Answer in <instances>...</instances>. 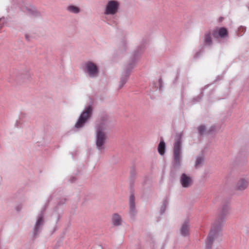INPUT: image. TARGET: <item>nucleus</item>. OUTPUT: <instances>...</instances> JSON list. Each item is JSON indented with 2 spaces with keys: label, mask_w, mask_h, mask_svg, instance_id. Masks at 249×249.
I'll return each mask as SVG.
<instances>
[{
  "label": "nucleus",
  "mask_w": 249,
  "mask_h": 249,
  "mask_svg": "<svg viewBox=\"0 0 249 249\" xmlns=\"http://www.w3.org/2000/svg\"><path fill=\"white\" fill-rule=\"evenodd\" d=\"M227 213V210H223L213 223L206 241L207 247L208 249L211 248L213 240L218 236L219 232L221 231L222 222Z\"/></svg>",
  "instance_id": "1"
},
{
  "label": "nucleus",
  "mask_w": 249,
  "mask_h": 249,
  "mask_svg": "<svg viewBox=\"0 0 249 249\" xmlns=\"http://www.w3.org/2000/svg\"><path fill=\"white\" fill-rule=\"evenodd\" d=\"M107 128L106 122H101L97 126L96 132V145L99 150L104 149V144L107 136L105 132Z\"/></svg>",
  "instance_id": "2"
},
{
  "label": "nucleus",
  "mask_w": 249,
  "mask_h": 249,
  "mask_svg": "<svg viewBox=\"0 0 249 249\" xmlns=\"http://www.w3.org/2000/svg\"><path fill=\"white\" fill-rule=\"evenodd\" d=\"M92 112V107L89 106L81 113L77 122L75 124V127L79 128L82 127L86 121L90 118Z\"/></svg>",
  "instance_id": "3"
},
{
  "label": "nucleus",
  "mask_w": 249,
  "mask_h": 249,
  "mask_svg": "<svg viewBox=\"0 0 249 249\" xmlns=\"http://www.w3.org/2000/svg\"><path fill=\"white\" fill-rule=\"evenodd\" d=\"M119 3L115 0H110L108 2L106 8L105 14L107 15H114L118 9Z\"/></svg>",
  "instance_id": "4"
},
{
  "label": "nucleus",
  "mask_w": 249,
  "mask_h": 249,
  "mask_svg": "<svg viewBox=\"0 0 249 249\" xmlns=\"http://www.w3.org/2000/svg\"><path fill=\"white\" fill-rule=\"evenodd\" d=\"M85 65L87 71L90 77H94L97 75L98 70L95 64L89 61L86 63Z\"/></svg>",
  "instance_id": "5"
},
{
  "label": "nucleus",
  "mask_w": 249,
  "mask_h": 249,
  "mask_svg": "<svg viewBox=\"0 0 249 249\" xmlns=\"http://www.w3.org/2000/svg\"><path fill=\"white\" fill-rule=\"evenodd\" d=\"M212 34L214 38H218V37L223 38L227 36L228 33L226 28L221 27L212 30Z\"/></svg>",
  "instance_id": "6"
},
{
  "label": "nucleus",
  "mask_w": 249,
  "mask_h": 249,
  "mask_svg": "<svg viewBox=\"0 0 249 249\" xmlns=\"http://www.w3.org/2000/svg\"><path fill=\"white\" fill-rule=\"evenodd\" d=\"M180 142L179 141L176 142L174 144V160L176 163L179 164L180 163Z\"/></svg>",
  "instance_id": "7"
},
{
  "label": "nucleus",
  "mask_w": 249,
  "mask_h": 249,
  "mask_svg": "<svg viewBox=\"0 0 249 249\" xmlns=\"http://www.w3.org/2000/svg\"><path fill=\"white\" fill-rule=\"evenodd\" d=\"M180 183L182 187L187 188L192 183V179L185 174H182L180 177Z\"/></svg>",
  "instance_id": "8"
},
{
  "label": "nucleus",
  "mask_w": 249,
  "mask_h": 249,
  "mask_svg": "<svg viewBox=\"0 0 249 249\" xmlns=\"http://www.w3.org/2000/svg\"><path fill=\"white\" fill-rule=\"evenodd\" d=\"M248 181L245 179H241L237 183L236 187L238 190H244L248 187Z\"/></svg>",
  "instance_id": "9"
},
{
  "label": "nucleus",
  "mask_w": 249,
  "mask_h": 249,
  "mask_svg": "<svg viewBox=\"0 0 249 249\" xmlns=\"http://www.w3.org/2000/svg\"><path fill=\"white\" fill-rule=\"evenodd\" d=\"M111 220L114 226H118L121 225L122 224V218L117 213H114L112 215Z\"/></svg>",
  "instance_id": "10"
},
{
  "label": "nucleus",
  "mask_w": 249,
  "mask_h": 249,
  "mask_svg": "<svg viewBox=\"0 0 249 249\" xmlns=\"http://www.w3.org/2000/svg\"><path fill=\"white\" fill-rule=\"evenodd\" d=\"M189 223L188 221H186L183 224L180 231L181 233L183 236L188 235L189 233Z\"/></svg>",
  "instance_id": "11"
},
{
  "label": "nucleus",
  "mask_w": 249,
  "mask_h": 249,
  "mask_svg": "<svg viewBox=\"0 0 249 249\" xmlns=\"http://www.w3.org/2000/svg\"><path fill=\"white\" fill-rule=\"evenodd\" d=\"M204 43L206 45L210 46L212 44L211 33H206L204 36Z\"/></svg>",
  "instance_id": "12"
},
{
  "label": "nucleus",
  "mask_w": 249,
  "mask_h": 249,
  "mask_svg": "<svg viewBox=\"0 0 249 249\" xmlns=\"http://www.w3.org/2000/svg\"><path fill=\"white\" fill-rule=\"evenodd\" d=\"M165 147V144L164 142L163 141L160 142L158 146V152L160 155H162L164 154Z\"/></svg>",
  "instance_id": "13"
},
{
  "label": "nucleus",
  "mask_w": 249,
  "mask_h": 249,
  "mask_svg": "<svg viewBox=\"0 0 249 249\" xmlns=\"http://www.w3.org/2000/svg\"><path fill=\"white\" fill-rule=\"evenodd\" d=\"M129 204L130 211L133 213L135 209V203H134V196L133 195H131L129 197Z\"/></svg>",
  "instance_id": "14"
},
{
  "label": "nucleus",
  "mask_w": 249,
  "mask_h": 249,
  "mask_svg": "<svg viewBox=\"0 0 249 249\" xmlns=\"http://www.w3.org/2000/svg\"><path fill=\"white\" fill-rule=\"evenodd\" d=\"M67 9L69 11L75 14L78 13L80 11V9L78 7L73 5L68 6Z\"/></svg>",
  "instance_id": "15"
},
{
  "label": "nucleus",
  "mask_w": 249,
  "mask_h": 249,
  "mask_svg": "<svg viewBox=\"0 0 249 249\" xmlns=\"http://www.w3.org/2000/svg\"><path fill=\"white\" fill-rule=\"evenodd\" d=\"M203 162V159L201 157H198L197 158L195 166L196 167H198Z\"/></svg>",
  "instance_id": "16"
},
{
  "label": "nucleus",
  "mask_w": 249,
  "mask_h": 249,
  "mask_svg": "<svg viewBox=\"0 0 249 249\" xmlns=\"http://www.w3.org/2000/svg\"><path fill=\"white\" fill-rule=\"evenodd\" d=\"M42 221H43L42 218L41 217H39L36 222V226H35L36 228H37L39 226V225L41 224H42Z\"/></svg>",
  "instance_id": "17"
},
{
  "label": "nucleus",
  "mask_w": 249,
  "mask_h": 249,
  "mask_svg": "<svg viewBox=\"0 0 249 249\" xmlns=\"http://www.w3.org/2000/svg\"><path fill=\"white\" fill-rule=\"evenodd\" d=\"M198 132H199V134H202L205 130V126H203V125H201L198 127Z\"/></svg>",
  "instance_id": "18"
},
{
  "label": "nucleus",
  "mask_w": 249,
  "mask_h": 249,
  "mask_svg": "<svg viewBox=\"0 0 249 249\" xmlns=\"http://www.w3.org/2000/svg\"><path fill=\"white\" fill-rule=\"evenodd\" d=\"M127 80V78L125 79H122L121 81V84H120V88H121L123 87V86L124 85V84L126 83V81Z\"/></svg>",
  "instance_id": "19"
}]
</instances>
